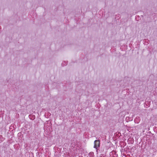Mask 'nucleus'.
<instances>
[{
	"label": "nucleus",
	"mask_w": 157,
	"mask_h": 157,
	"mask_svg": "<svg viewBox=\"0 0 157 157\" xmlns=\"http://www.w3.org/2000/svg\"><path fill=\"white\" fill-rule=\"evenodd\" d=\"M94 148L97 150L98 148L100 146V141L99 140H96L94 141Z\"/></svg>",
	"instance_id": "1"
},
{
	"label": "nucleus",
	"mask_w": 157,
	"mask_h": 157,
	"mask_svg": "<svg viewBox=\"0 0 157 157\" xmlns=\"http://www.w3.org/2000/svg\"><path fill=\"white\" fill-rule=\"evenodd\" d=\"M90 154L91 155H92L94 154V153L93 152H90Z\"/></svg>",
	"instance_id": "3"
},
{
	"label": "nucleus",
	"mask_w": 157,
	"mask_h": 157,
	"mask_svg": "<svg viewBox=\"0 0 157 157\" xmlns=\"http://www.w3.org/2000/svg\"><path fill=\"white\" fill-rule=\"evenodd\" d=\"M67 63L66 62L64 61L62 62V63L61 64V65L63 67L65 66H66L67 65Z\"/></svg>",
	"instance_id": "2"
}]
</instances>
